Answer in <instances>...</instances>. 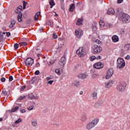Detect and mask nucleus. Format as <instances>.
I'll use <instances>...</instances> for the list:
<instances>
[{
	"mask_svg": "<svg viewBox=\"0 0 130 130\" xmlns=\"http://www.w3.org/2000/svg\"><path fill=\"white\" fill-rule=\"evenodd\" d=\"M96 42L98 43V44H100V43H101V41H99V40H96Z\"/></svg>",
	"mask_w": 130,
	"mask_h": 130,
	"instance_id": "nucleus-57",
	"label": "nucleus"
},
{
	"mask_svg": "<svg viewBox=\"0 0 130 130\" xmlns=\"http://www.w3.org/2000/svg\"><path fill=\"white\" fill-rule=\"evenodd\" d=\"M7 36L8 37H10L11 36V32H7Z\"/></svg>",
	"mask_w": 130,
	"mask_h": 130,
	"instance_id": "nucleus-56",
	"label": "nucleus"
},
{
	"mask_svg": "<svg viewBox=\"0 0 130 130\" xmlns=\"http://www.w3.org/2000/svg\"><path fill=\"white\" fill-rule=\"evenodd\" d=\"M50 63L51 64H52L54 63V61H50Z\"/></svg>",
	"mask_w": 130,
	"mask_h": 130,
	"instance_id": "nucleus-62",
	"label": "nucleus"
},
{
	"mask_svg": "<svg viewBox=\"0 0 130 130\" xmlns=\"http://www.w3.org/2000/svg\"><path fill=\"white\" fill-rule=\"evenodd\" d=\"M20 112L21 113H25V112H26V110L25 109L20 110Z\"/></svg>",
	"mask_w": 130,
	"mask_h": 130,
	"instance_id": "nucleus-48",
	"label": "nucleus"
},
{
	"mask_svg": "<svg viewBox=\"0 0 130 130\" xmlns=\"http://www.w3.org/2000/svg\"><path fill=\"white\" fill-rule=\"evenodd\" d=\"M52 83H53V80H50L48 81V84H49V85H52Z\"/></svg>",
	"mask_w": 130,
	"mask_h": 130,
	"instance_id": "nucleus-47",
	"label": "nucleus"
},
{
	"mask_svg": "<svg viewBox=\"0 0 130 130\" xmlns=\"http://www.w3.org/2000/svg\"><path fill=\"white\" fill-rule=\"evenodd\" d=\"M25 98H26V96L25 95H21L20 96L18 99H17V101H22V100H24V99H25Z\"/></svg>",
	"mask_w": 130,
	"mask_h": 130,
	"instance_id": "nucleus-27",
	"label": "nucleus"
},
{
	"mask_svg": "<svg viewBox=\"0 0 130 130\" xmlns=\"http://www.w3.org/2000/svg\"><path fill=\"white\" fill-rule=\"evenodd\" d=\"M26 67H31L34 63V60L31 57L27 58L24 61Z\"/></svg>",
	"mask_w": 130,
	"mask_h": 130,
	"instance_id": "nucleus-8",
	"label": "nucleus"
},
{
	"mask_svg": "<svg viewBox=\"0 0 130 130\" xmlns=\"http://www.w3.org/2000/svg\"><path fill=\"white\" fill-rule=\"evenodd\" d=\"M117 90L119 92H124L126 88V83L125 82H118L117 84Z\"/></svg>",
	"mask_w": 130,
	"mask_h": 130,
	"instance_id": "nucleus-2",
	"label": "nucleus"
},
{
	"mask_svg": "<svg viewBox=\"0 0 130 130\" xmlns=\"http://www.w3.org/2000/svg\"><path fill=\"white\" fill-rule=\"evenodd\" d=\"M96 59H101V58H102V57H101V56H98L97 57H96Z\"/></svg>",
	"mask_w": 130,
	"mask_h": 130,
	"instance_id": "nucleus-55",
	"label": "nucleus"
},
{
	"mask_svg": "<svg viewBox=\"0 0 130 130\" xmlns=\"http://www.w3.org/2000/svg\"><path fill=\"white\" fill-rule=\"evenodd\" d=\"M20 46H26L27 45V43L26 42H21L19 44Z\"/></svg>",
	"mask_w": 130,
	"mask_h": 130,
	"instance_id": "nucleus-31",
	"label": "nucleus"
},
{
	"mask_svg": "<svg viewBox=\"0 0 130 130\" xmlns=\"http://www.w3.org/2000/svg\"><path fill=\"white\" fill-rule=\"evenodd\" d=\"M49 25L50 26V27H53V21L52 20H49Z\"/></svg>",
	"mask_w": 130,
	"mask_h": 130,
	"instance_id": "nucleus-29",
	"label": "nucleus"
},
{
	"mask_svg": "<svg viewBox=\"0 0 130 130\" xmlns=\"http://www.w3.org/2000/svg\"><path fill=\"white\" fill-rule=\"evenodd\" d=\"M117 69H123L124 67H125V62L124 61V60L123 58H118L117 59Z\"/></svg>",
	"mask_w": 130,
	"mask_h": 130,
	"instance_id": "nucleus-4",
	"label": "nucleus"
},
{
	"mask_svg": "<svg viewBox=\"0 0 130 130\" xmlns=\"http://www.w3.org/2000/svg\"><path fill=\"white\" fill-rule=\"evenodd\" d=\"M36 68H39L40 67V63L39 62H37L35 64Z\"/></svg>",
	"mask_w": 130,
	"mask_h": 130,
	"instance_id": "nucleus-46",
	"label": "nucleus"
},
{
	"mask_svg": "<svg viewBox=\"0 0 130 130\" xmlns=\"http://www.w3.org/2000/svg\"><path fill=\"white\" fill-rule=\"evenodd\" d=\"M113 69H109L107 72L106 79H110V78H111V77H112V76L113 75Z\"/></svg>",
	"mask_w": 130,
	"mask_h": 130,
	"instance_id": "nucleus-12",
	"label": "nucleus"
},
{
	"mask_svg": "<svg viewBox=\"0 0 130 130\" xmlns=\"http://www.w3.org/2000/svg\"><path fill=\"white\" fill-rule=\"evenodd\" d=\"M3 39H4V35L0 34V42H2Z\"/></svg>",
	"mask_w": 130,
	"mask_h": 130,
	"instance_id": "nucleus-41",
	"label": "nucleus"
},
{
	"mask_svg": "<svg viewBox=\"0 0 130 130\" xmlns=\"http://www.w3.org/2000/svg\"><path fill=\"white\" fill-rule=\"evenodd\" d=\"M38 18H39V16H37V15H35V21H37V20H38Z\"/></svg>",
	"mask_w": 130,
	"mask_h": 130,
	"instance_id": "nucleus-52",
	"label": "nucleus"
},
{
	"mask_svg": "<svg viewBox=\"0 0 130 130\" xmlns=\"http://www.w3.org/2000/svg\"><path fill=\"white\" fill-rule=\"evenodd\" d=\"M64 0H60V3H63Z\"/></svg>",
	"mask_w": 130,
	"mask_h": 130,
	"instance_id": "nucleus-64",
	"label": "nucleus"
},
{
	"mask_svg": "<svg viewBox=\"0 0 130 130\" xmlns=\"http://www.w3.org/2000/svg\"><path fill=\"white\" fill-rule=\"evenodd\" d=\"M49 4L50 6L51 9H52V8H53V6H55V3H54V1L53 0H50Z\"/></svg>",
	"mask_w": 130,
	"mask_h": 130,
	"instance_id": "nucleus-22",
	"label": "nucleus"
},
{
	"mask_svg": "<svg viewBox=\"0 0 130 130\" xmlns=\"http://www.w3.org/2000/svg\"><path fill=\"white\" fill-rule=\"evenodd\" d=\"M28 3L25 2V1L23 2V9L25 10V9H26V6H27Z\"/></svg>",
	"mask_w": 130,
	"mask_h": 130,
	"instance_id": "nucleus-32",
	"label": "nucleus"
},
{
	"mask_svg": "<svg viewBox=\"0 0 130 130\" xmlns=\"http://www.w3.org/2000/svg\"><path fill=\"white\" fill-rule=\"evenodd\" d=\"M40 15V12H38L36 14V16H37L38 17H39V16Z\"/></svg>",
	"mask_w": 130,
	"mask_h": 130,
	"instance_id": "nucleus-58",
	"label": "nucleus"
},
{
	"mask_svg": "<svg viewBox=\"0 0 130 130\" xmlns=\"http://www.w3.org/2000/svg\"><path fill=\"white\" fill-rule=\"evenodd\" d=\"M92 30L95 32V31L97 30V27H96V24H94V25H92Z\"/></svg>",
	"mask_w": 130,
	"mask_h": 130,
	"instance_id": "nucleus-34",
	"label": "nucleus"
},
{
	"mask_svg": "<svg viewBox=\"0 0 130 130\" xmlns=\"http://www.w3.org/2000/svg\"><path fill=\"white\" fill-rule=\"evenodd\" d=\"M124 49L125 51H130V44H128L125 45L124 46Z\"/></svg>",
	"mask_w": 130,
	"mask_h": 130,
	"instance_id": "nucleus-20",
	"label": "nucleus"
},
{
	"mask_svg": "<svg viewBox=\"0 0 130 130\" xmlns=\"http://www.w3.org/2000/svg\"><path fill=\"white\" fill-rule=\"evenodd\" d=\"M123 2V0H117V4H121Z\"/></svg>",
	"mask_w": 130,
	"mask_h": 130,
	"instance_id": "nucleus-51",
	"label": "nucleus"
},
{
	"mask_svg": "<svg viewBox=\"0 0 130 130\" xmlns=\"http://www.w3.org/2000/svg\"><path fill=\"white\" fill-rule=\"evenodd\" d=\"M125 59H127V60H129V59H130L129 55H127L125 57Z\"/></svg>",
	"mask_w": 130,
	"mask_h": 130,
	"instance_id": "nucleus-49",
	"label": "nucleus"
},
{
	"mask_svg": "<svg viewBox=\"0 0 130 130\" xmlns=\"http://www.w3.org/2000/svg\"><path fill=\"white\" fill-rule=\"evenodd\" d=\"M87 113H83L82 115L80 118L81 121H82V122H86V121H87Z\"/></svg>",
	"mask_w": 130,
	"mask_h": 130,
	"instance_id": "nucleus-13",
	"label": "nucleus"
},
{
	"mask_svg": "<svg viewBox=\"0 0 130 130\" xmlns=\"http://www.w3.org/2000/svg\"><path fill=\"white\" fill-rule=\"evenodd\" d=\"M124 33V30L122 29V31H121V34H123Z\"/></svg>",
	"mask_w": 130,
	"mask_h": 130,
	"instance_id": "nucleus-61",
	"label": "nucleus"
},
{
	"mask_svg": "<svg viewBox=\"0 0 130 130\" xmlns=\"http://www.w3.org/2000/svg\"><path fill=\"white\" fill-rule=\"evenodd\" d=\"M113 83H114V81H110L108 82L105 83V88H110L112 86V85H113Z\"/></svg>",
	"mask_w": 130,
	"mask_h": 130,
	"instance_id": "nucleus-15",
	"label": "nucleus"
},
{
	"mask_svg": "<svg viewBox=\"0 0 130 130\" xmlns=\"http://www.w3.org/2000/svg\"><path fill=\"white\" fill-rule=\"evenodd\" d=\"M83 34H84V32L81 29H77L75 31V35L78 39H80L83 36Z\"/></svg>",
	"mask_w": 130,
	"mask_h": 130,
	"instance_id": "nucleus-9",
	"label": "nucleus"
},
{
	"mask_svg": "<svg viewBox=\"0 0 130 130\" xmlns=\"http://www.w3.org/2000/svg\"><path fill=\"white\" fill-rule=\"evenodd\" d=\"M99 24L101 27H104V26H105V23L103 20L100 21Z\"/></svg>",
	"mask_w": 130,
	"mask_h": 130,
	"instance_id": "nucleus-28",
	"label": "nucleus"
},
{
	"mask_svg": "<svg viewBox=\"0 0 130 130\" xmlns=\"http://www.w3.org/2000/svg\"><path fill=\"white\" fill-rule=\"evenodd\" d=\"M97 77H98V74H93L91 76V77L92 78V79H95L97 78Z\"/></svg>",
	"mask_w": 130,
	"mask_h": 130,
	"instance_id": "nucleus-36",
	"label": "nucleus"
},
{
	"mask_svg": "<svg viewBox=\"0 0 130 130\" xmlns=\"http://www.w3.org/2000/svg\"><path fill=\"white\" fill-rule=\"evenodd\" d=\"M108 15H114L115 14V11L113 8L109 9L108 11L107 12Z\"/></svg>",
	"mask_w": 130,
	"mask_h": 130,
	"instance_id": "nucleus-17",
	"label": "nucleus"
},
{
	"mask_svg": "<svg viewBox=\"0 0 130 130\" xmlns=\"http://www.w3.org/2000/svg\"><path fill=\"white\" fill-rule=\"evenodd\" d=\"M91 51L92 53H100L102 51V48L100 46L97 45H94L91 47Z\"/></svg>",
	"mask_w": 130,
	"mask_h": 130,
	"instance_id": "nucleus-5",
	"label": "nucleus"
},
{
	"mask_svg": "<svg viewBox=\"0 0 130 130\" xmlns=\"http://www.w3.org/2000/svg\"><path fill=\"white\" fill-rule=\"evenodd\" d=\"M112 40L113 42L115 43V42H118V41H119V38H118V36H117L116 35H114L112 37Z\"/></svg>",
	"mask_w": 130,
	"mask_h": 130,
	"instance_id": "nucleus-16",
	"label": "nucleus"
},
{
	"mask_svg": "<svg viewBox=\"0 0 130 130\" xmlns=\"http://www.w3.org/2000/svg\"><path fill=\"white\" fill-rule=\"evenodd\" d=\"M97 94L98 93L96 91H94L92 93L91 96L93 99H97Z\"/></svg>",
	"mask_w": 130,
	"mask_h": 130,
	"instance_id": "nucleus-24",
	"label": "nucleus"
},
{
	"mask_svg": "<svg viewBox=\"0 0 130 130\" xmlns=\"http://www.w3.org/2000/svg\"><path fill=\"white\" fill-rule=\"evenodd\" d=\"M76 54L80 57H83V56H85L86 55V51L83 47H80L76 51Z\"/></svg>",
	"mask_w": 130,
	"mask_h": 130,
	"instance_id": "nucleus-7",
	"label": "nucleus"
},
{
	"mask_svg": "<svg viewBox=\"0 0 130 130\" xmlns=\"http://www.w3.org/2000/svg\"><path fill=\"white\" fill-rule=\"evenodd\" d=\"M72 85L75 86V87H79V86H80V81H74L72 82Z\"/></svg>",
	"mask_w": 130,
	"mask_h": 130,
	"instance_id": "nucleus-21",
	"label": "nucleus"
},
{
	"mask_svg": "<svg viewBox=\"0 0 130 130\" xmlns=\"http://www.w3.org/2000/svg\"><path fill=\"white\" fill-rule=\"evenodd\" d=\"M120 20L122 23H129L130 16L127 14L123 13L120 17Z\"/></svg>",
	"mask_w": 130,
	"mask_h": 130,
	"instance_id": "nucleus-3",
	"label": "nucleus"
},
{
	"mask_svg": "<svg viewBox=\"0 0 130 130\" xmlns=\"http://www.w3.org/2000/svg\"><path fill=\"white\" fill-rule=\"evenodd\" d=\"M14 24H12V23H11V24L9 25V28H11L12 29V28H14Z\"/></svg>",
	"mask_w": 130,
	"mask_h": 130,
	"instance_id": "nucleus-53",
	"label": "nucleus"
},
{
	"mask_svg": "<svg viewBox=\"0 0 130 130\" xmlns=\"http://www.w3.org/2000/svg\"><path fill=\"white\" fill-rule=\"evenodd\" d=\"M0 121H3V118H0Z\"/></svg>",
	"mask_w": 130,
	"mask_h": 130,
	"instance_id": "nucleus-63",
	"label": "nucleus"
},
{
	"mask_svg": "<svg viewBox=\"0 0 130 130\" xmlns=\"http://www.w3.org/2000/svg\"><path fill=\"white\" fill-rule=\"evenodd\" d=\"M74 10H75V4H72L70 5L69 11L70 12H74Z\"/></svg>",
	"mask_w": 130,
	"mask_h": 130,
	"instance_id": "nucleus-25",
	"label": "nucleus"
},
{
	"mask_svg": "<svg viewBox=\"0 0 130 130\" xmlns=\"http://www.w3.org/2000/svg\"><path fill=\"white\" fill-rule=\"evenodd\" d=\"M2 94L4 95V96H7V94H8V92H7V90H6V89H4L2 91Z\"/></svg>",
	"mask_w": 130,
	"mask_h": 130,
	"instance_id": "nucleus-35",
	"label": "nucleus"
},
{
	"mask_svg": "<svg viewBox=\"0 0 130 130\" xmlns=\"http://www.w3.org/2000/svg\"><path fill=\"white\" fill-rule=\"evenodd\" d=\"M99 122V119H94L91 122H88L86 125V128L88 130H91L92 128L95 127Z\"/></svg>",
	"mask_w": 130,
	"mask_h": 130,
	"instance_id": "nucleus-1",
	"label": "nucleus"
},
{
	"mask_svg": "<svg viewBox=\"0 0 130 130\" xmlns=\"http://www.w3.org/2000/svg\"><path fill=\"white\" fill-rule=\"evenodd\" d=\"M14 48L16 50L18 49V48H19V44H14Z\"/></svg>",
	"mask_w": 130,
	"mask_h": 130,
	"instance_id": "nucleus-40",
	"label": "nucleus"
},
{
	"mask_svg": "<svg viewBox=\"0 0 130 130\" xmlns=\"http://www.w3.org/2000/svg\"><path fill=\"white\" fill-rule=\"evenodd\" d=\"M67 62V58L66 57H62L61 58L60 61H59V64L61 67H63L66 64Z\"/></svg>",
	"mask_w": 130,
	"mask_h": 130,
	"instance_id": "nucleus-14",
	"label": "nucleus"
},
{
	"mask_svg": "<svg viewBox=\"0 0 130 130\" xmlns=\"http://www.w3.org/2000/svg\"><path fill=\"white\" fill-rule=\"evenodd\" d=\"M1 82H6V78H4V77H2V78H1Z\"/></svg>",
	"mask_w": 130,
	"mask_h": 130,
	"instance_id": "nucleus-50",
	"label": "nucleus"
},
{
	"mask_svg": "<svg viewBox=\"0 0 130 130\" xmlns=\"http://www.w3.org/2000/svg\"><path fill=\"white\" fill-rule=\"evenodd\" d=\"M104 67V65L102 62H97L93 65L94 69H96V70H100Z\"/></svg>",
	"mask_w": 130,
	"mask_h": 130,
	"instance_id": "nucleus-11",
	"label": "nucleus"
},
{
	"mask_svg": "<svg viewBox=\"0 0 130 130\" xmlns=\"http://www.w3.org/2000/svg\"><path fill=\"white\" fill-rule=\"evenodd\" d=\"M53 39H57V37H58V36H57V35L55 34H53Z\"/></svg>",
	"mask_w": 130,
	"mask_h": 130,
	"instance_id": "nucleus-42",
	"label": "nucleus"
},
{
	"mask_svg": "<svg viewBox=\"0 0 130 130\" xmlns=\"http://www.w3.org/2000/svg\"><path fill=\"white\" fill-rule=\"evenodd\" d=\"M13 76H10L9 78V82H12V81H13Z\"/></svg>",
	"mask_w": 130,
	"mask_h": 130,
	"instance_id": "nucleus-43",
	"label": "nucleus"
},
{
	"mask_svg": "<svg viewBox=\"0 0 130 130\" xmlns=\"http://www.w3.org/2000/svg\"><path fill=\"white\" fill-rule=\"evenodd\" d=\"M26 88V85L23 86L21 88H20V91H23Z\"/></svg>",
	"mask_w": 130,
	"mask_h": 130,
	"instance_id": "nucleus-45",
	"label": "nucleus"
},
{
	"mask_svg": "<svg viewBox=\"0 0 130 130\" xmlns=\"http://www.w3.org/2000/svg\"><path fill=\"white\" fill-rule=\"evenodd\" d=\"M48 80H51V77H48L46 78V80L47 81H48Z\"/></svg>",
	"mask_w": 130,
	"mask_h": 130,
	"instance_id": "nucleus-59",
	"label": "nucleus"
},
{
	"mask_svg": "<svg viewBox=\"0 0 130 130\" xmlns=\"http://www.w3.org/2000/svg\"><path fill=\"white\" fill-rule=\"evenodd\" d=\"M89 59L91 61H93V60H95V59H96V58L95 56H91Z\"/></svg>",
	"mask_w": 130,
	"mask_h": 130,
	"instance_id": "nucleus-30",
	"label": "nucleus"
},
{
	"mask_svg": "<svg viewBox=\"0 0 130 130\" xmlns=\"http://www.w3.org/2000/svg\"><path fill=\"white\" fill-rule=\"evenodd\" d=\"M83 91H80L79 94L80 95H83Z\"/></svg>",
	"mask_w": 130,
	"mask_h": 130,
	"instance_id": "nucleus-60",
	"label": "nucleus"
},
{
	"mask_svg": "<svg viewBox=\"0 0 130 130\" xmlns=\"http://www.w3.org/2000/svg\"><path fill=\"white\" fill-rule=\"evenodd\" d=\"M23 9V7L20 6L17 8V9L15 11V13L16 14H19L18 15V22H22V13H21V11Z\"/></svg>",
	"mask_w": 130,
	"mask_h": 130,
	"instance_id": "nucleus-6",
	"label": "nucleus"
},
{
	"mask_svg": "<svg viewBox=\"0 0 130 130\" xmlns=\"http://www.w3.org/2000/svg\"><path fill=\"white\" fill-rule=\"evenodd\" d=\"M106 26L107 28H112V24L110 23H107L106 24Z\"/></svg>",
	"mask_w": 130,
	"mask_h": 130,
	"instance_id": "nucleus-37",
	"label": "nucleus"
},
{
	"mask_svg": "<svg viewBox=\"0 0 130 130\" xmlns=\"http://www.w3.org/2000/svg\"><path fill=\"white\" fill-rule=\"evenodd\" d=\"M20 122H22V119H21V118H19L18 120L15 121L16 124H18V123H20Z\"/></svg>",
	"mask_w": 130,
	"mask_h": 130,
	"instance_id": "nucleus-33",
	"label": "nucleus"
},
{
	"mask_svg": "<svg viewBox=\"0 0 130 130\" xmlns=\"http://www.w3.org/2000/svg\"><path fill=\"white\" fill-rule=\"evenodd\" d=\"M28 98H29V99H31V100L33 99H38L39 98V97L37 95L35 96L34 95H33V93H30L29 94H28Z\"/></svg>",
	"mask_w": 130,
	"mask_h": 130,
	"instance_id": "nucleus-18",
	"label": "nucleus"
},
{
	"mask_svg": "<svg viewBox=\"0 0 130 130\" xmlns=\"http://www.w3.org/2000/svg\"><path fill=\"white\" fill-rule=\"evenodd\" d=\"M39 74H40V72L39 71H38V70H37L36 72H35V75H39Z\"/></svg>",
	"mask_w": 130,
	"mask_h": 130,
	"instance_id": "nucleus-44",
	"label": "nucleus"
},
{
	"mask_svg": "<svg viewBox=\"0 0 130 130\" xmlns=\"http://www.w3.org/2000/svg\"><path fill=\"white\" fill-rule=\"evenodd\" d=\"M19 106H16L14 108H13L11 110H9V112H16V111H18L19 110Z\"/></svg>",
	"mask_w": 130,
	"mask_h": 130,
	"instance_id": "nucleus-19",
	"label": "nucleus"
},
{
	"mask_svg": "<svg viewBox=\"0 0 130 130\" xmlns=\"http://www.w3.org/2000/svg\"><path fill=\"white\" fill-rule=\"evenodd\" d=\"M31 125L34 127H36V126H37V125H38V122H37V120L32 121L31 122Z\"/></svg>",
	"mask_w": 130,
	"mask_h": 130,
	"instance_id": "nucleus-26",
	"label": "nucleus"
},
{
	"mask_svg": "<svg viewBox=\"0 0 130 130\" xmlns=\"http://www.w3.org/2000/svg\"><path fill=\"white\" fill-rule=\"evenodd\" d=\"M88 75L87 73H80L77 75L78 79H81V80H84L85 79H87L88 78Z\"/></svg>",
	"mask_w": 130,
	"mask_h": 130,
	"instance_id": "nucleus-10",
	"label": "nucleus"
},
{
	"mask_svg": "<svg viewBox=\"0 0 130 130\" xmlns=\"http://www.w3.org/2000/svg\"><path fill=\"white\" fill-rule=\"evenodd\" d=\"M11 24H12V25H15V24H16V21H15V20H12V21H11Z\"/></svg>",
	"mask_w": 130,
	"mask_h": 130,
	"instance_id": "nucleus-54",
	"label": "nucleus"
},
{
	"mask_svg": "<svg viewBox=\"0 0 130 130\" xmlns=\"http://www.w3.org/2000/svg\"><path fill=\"white\" fill-rule=\"evenodd\" d=\"M28 110H33L34 109V106H31L30 107H27Z\"/></svg>",
	"mask_w": 130,
	"mask_h": 130,
	"instance_id": "nucleus-39",
	"label": "nucleus"
},
{
	"mask_svg": "<svg viewBox=\"0 0 130 130\" xmlns=\"http://www.w3.org/2000/svg\"><path fill=\"white\" fill-rule=\"evenodd\" d=\"M55 72L56 74H57V75H60V70H59V69H56Z\"/></svg>",
	"mask_w": 130,
	"mask_h": 130,
	"instance_id": "nucleus-38",
	"label": "nucleus"
},
{
	"mask_svg": "<svg viewBox=\"0 0 130 130\" xmlns=\"http://www.w3.org/2000/svg\"><path fill=\"white\" fill-rule=\"evenodd\" d=\"M83 23V19H79L76 23V25H78V26H81Z\"/></svg>",
	"mask_w": 130,
	"mask_h": 130,
	"instance_id": "nucleus-23",
	"label": "nucleus"
}]
</instances>
